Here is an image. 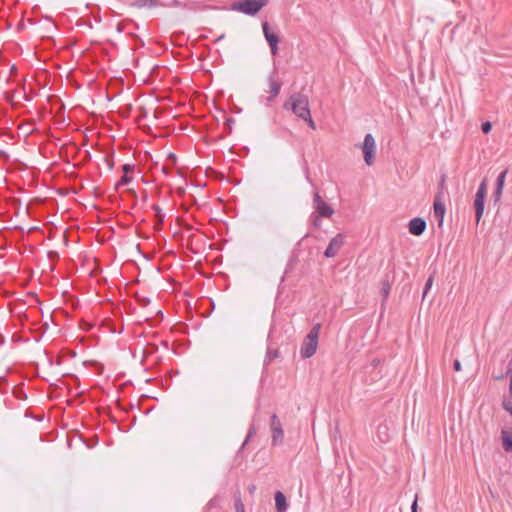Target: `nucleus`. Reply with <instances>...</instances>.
<instances>
[{
	"mask_svg": "<svg viewBox=\"0 0 512 512\" xmlns=\"http://www.w3.org/2000/svg\"><path fill=\"white\" fill-rule=\"evenodd\" d=\"M268 3L269 0H241L233 3L232 10L248 16H255Z\"/></svg>",
	"mask_w": 512,
	"mask_h": 512,
	"instance_id": "obj_3",
	"label": "nucleus"
},
{
	"mask_svg": "<svg viewBox=\"0 0 512 512\" xmlns=\"http://www.w3.org/2000/svg\"><path fill=\"white\" fill-rule=\"evenodd\" d=\"M508 373H509V391L512 396V359L508 363Z\"/></svg>",
	"mask_w": 512,
	"mask_h": 512,
	"instance_id": "obj_30",
	"label": "nucleus"
},
{
	"mask_svg": "<svg viewBox=\"0 0 512 512\" xmlns=\"http://www.w3.org/2000/svg\"><path fill=\"white\" fill-rule=\"evenodd\" d=\"M502 191L503 189L500 188V187H496L494 192H493V198H494V201L497 202L500 200L501 196H502Z\"/></svg>",
	"mask_w": 512,
	"mask_h": 512,
	"instance_id": "obj_31",
	"label": "nucleus"
},
{
	"mask_svg": "<svg viewBox=\"0 0 512 512\" xmlns=\"http://www.w3.org/2000/svg\"><path fill=\"white\" fill-rule=\"evenodd\" d=\"M508 173V170L505 169L503 170L497 177L496 179V187H500L503 189L504 187V183H505V178H506V175Z\"/></svg>",
	"mask_w": 512,
	"mask_h": 512,
	"instance_id": "obj_21",
	"label": "nucleus"
},
{
	"mask_svg": "<svg viewBox=\"0 0 512 512\" xmlns=\"http://www.w3.org/2000/svg\"><path fill=\"white\" fill-rule=\"evenodd\" d=\"M235 511L236 512H245L244 504L240 498V496L235 498Z\"/></svg>",
	"mask_w": 512,
	"mask_h": 512,
	"instance_id": "obj_25",
	"label": "nucleus"
},
{
	"mask_svg": "<svg viewBox=\"0 0 512 512\" xmlns=\"http://www.w3.org/2000/svg\"><path fill=\"white\" fill-rule=\"evenodd\" d=\"M262 30L266 41L271 49V54L276 55L278 52V43L280 41L279 36L272 32L267 21L262 23Z\"/></svg>",
	"mask_w": 512,
	"mask_h": 512,
	"instance_id": "obj_9",
	"label": "nucleus"
},
{
	"mask_svg": "<svg viewBox=\"0 0 512 512\" xmlns=\"http://www.w3.org/2000/svg\"><path fill=\"white\" fill-rule=\"evenodd\" d=\"M508 173V170L505 169L503 170L497 177L496 179V187H500L503 189L504 187V183H505V178H506V175Z\"/></svg>",
	"mask_w": 512,
	"mask_h": 512,
	"instance_id": "obj_22",
	"label": "nucleus"
},
{
	"mask_svg": "<svg viewBox=\"0 0 512 512\" xmlns=\"http://www.w3.org/2000/svg\"><path fill=\"white\" fill-rule=\"evenodd\" d=\"M134 5L138 8H144V7L153 8V7L158 6V1L157 0H136Z\"/></svg>",
	"mask_w": 512,
	"mask_h": 512,
	"instance_id": "obj_17",
	"label": "nucleus"
},
{
	"mask_svg": "<svg viewBox=\"0 0 512 512\" xmlns=\"http://www.w3.org/2000/svg\"><path fill=\"white\" fill-rule=\"evenodd\" d=\"M502 440L505 451L512 452V433L502 431Z\"/></svg>",
	"mask_w": 512,
	"mask_h": 512,
	"instance_id": "obj_16",
	"label": "nucleus"
},
{
	"mask_svg": "<svg viewBox=\"0 0 512 512\" xmlns=\"http://www.w3.org/2000/svg\"><path fill=\"white\" fill-rule=\"evenodd\" d=\"M426 226V221L423 218L415 217L410 220L408 228L412 235L420 236L424 233Z\"/></svg>",
	"mask_w": 512,
	"mask_h": 512,
	"instance_id": "obj_11",
	"label": "nucleus"
},
{
	"mask_svg": "<svg viewBox=\"0 0 512 512\" xmlns=\"http://www.w3.org/2000/svg\"><path fill=\"white\" fill-rule=\"evenodd\" d=\"M411 512H418L417 496L415 497L414 501L412 502Z\"/></svg>",
	"mask_w": 512,
	"mask_h": 512,
	"instance_id": "obj_39",
	"label": "nucleus"
},
{
	"mask_svg": "<svg viewBox=\"0 0 512 512\" xmlns=\"http://www.w3.org/2000/svg\"><path fill=\"white\" fill-rule=\"evenodd\" d=\"M363 151L364 161L367 165H372L375 158L376 143L372 134L368 133L364 137L363 144L361 146Z\"/></svg>",
	"mask_w": 512,
	"mask_h": 512,
	"instance_id": "obj_7",
	"label": "nucleus"
},
{
	"mask_svg": "<svg viewBox=\"0 0 512 512\" xmlns=\"http://www.w3.org/2000/svg\"><path fill=\"white\" fill-rule=\"evenodd\" d=\"M387 430H388L387 426H385V425H383V426H382V425H380V426L378 427V431H377V432H378L379 437L381 438V433H385V436H387Z\"/></svg>",
	"mask_w": 512,
	"mask_h": 512,
	"instance_id": "obj_36",
	"label": "nucleus"
},
{
	"mask_svg": "<svg viewBox=\"0 0 512 512\" xmlns=\"http://www.w3.org/2000/svg\"><path fill=\"white\" fill-rule=\"evenodd\" d=\"M492 129V124L489 121L482 123L481 130L484 134H488Z\"/></svg>",
	"mask_w": 512,
	"mask_h": 512,
	"instance_id": "obj_29",
	"label": "nucleus"
},
{
	"mask_svg": "<svg viewBox=\"0 0 512 512\" xmlns=\"http://www.w3.org/2000/svg\"><path fill=\"white\" fill-rule=\"evenodd\" d=\"M433 285V276L430 275L425 283L424 289H423V298L426 297L428 291L431 289Z\"/></svg>",
	"mask_w": 512,
	"mask_h": 512,
	"instance_id": "obj_24",
	"label": "nucleus"
},
{
	"mask_svg": "<svg viewBox=\"0 0 512 512\" xmlns=\"http://www.w3.org/2000/svg\"><path fill=\"white\" fill-rule=\"evenodd\" d=\"M234 123H235L234 118H232V117H227L226 118L225 129H226V133L227 134H230L232 132Z\"/></svg>",
	"mask_w": 512,
	"mask_h": 512,
	"instance_id": "obj_23",
	"label": "nucleus"
},
{
	"mask_svg": "<svg viewBox=\"0 0 512 512\" xmlns=\"http://www.w3.org/2000/svg\"><path fill=\"white\" fill-rule=\"evenodd\" d=\"M270 429H271V443L273 446H278L283 443L284 430L282 423L276 414H272L270 418Z\"/></svg>",
	"mask_w": 512,
	"mask_h": 512,
	"instance_id": "obj_6",
	"label": "nucleus"
},
{
	"mask_svg": "<svg viewBox=\"0 0 512 512\" xmlns=\"http://www.w3.org/2000/svg\"><path fill=\"white\" fill-rule=\"evenodd\" d=\"M283 108L292 111L300 119L308 117L310 112L308 97L302 93H293L284 102Z\"/></svg>",
	"mask_w": 512,
	"mask_h": 512,
	"instance_id": "obj_1",
	"label": "nucleus"
},
{
	"mask_svg": "<svg viewBox=\"0 0 512 512\" xmlns=\"http://www.w3.org/2000/svg\"><path fill=\"white\" fill-rule=\"evenodd\" d=\"M143 320H145V321L153 320V317L152 316H146Z\"/></svg>",
	"mask_w": 512,
	"mask_h": 512,
	"instance_id": "obj_42",
	"label": "nucleus"
},
{
	"mask_svg": "<svg viewBox=\"0 0 512 512\" xmlns=\"http://www.w3.org/2000/svg\"><path fill=\"white\" fill-rule=\"evenodd\" d=\"M275 505L277 512H286L288 509L286 497L281 491L275 493Z\"/></svg>",
	"mask_w": 512,
	"mask_h": 512,
	"instance_id": "obj_14",
	"label": "nucleus"
},
{
	"mask_svg": "<svg viewBox=\"0 0 512 512\" xmlns=\"http://www.w3.org/2000/svg\"><path fill=\"white\" fill-rule=\"evenodd\" d=\"M171 5L174 7H179V8H183V9H186V8L191 9V7H189L186 3L180 2L178 0H173Z\"/></svg>",
	"mask_w": 512,
	"mask_h": 512,
	"instance_id": "obj_32",
	"label": "nucleus"
},
{
	"mask_svg": "<svg viewBox=\"0 0 512 512\" xmlns=\"http://www.w3.org/2000/svg\"><path fill=\"white\" fill-rule=\"evenodd\" d=\"M345 243V235L342 233H338L335 237H333L327 248L324 251V256L326 258H333L335 257L339 250L343 247Z\"/></svg>",
	"mask_w": 512,
	"mask_h": 512,
	"instance_id": "obj_8",
	"label": "nucleus"
},
{
	"mask_svg": "<svg viewBox=\"0 0 512 512\" xmlns=\"http://www.w3.org/2000/svg\"><path fill=\"white\" fill-rule=\"evenodd\" d=\"M132 182V177L129 175L123 174V176L120 178V180L115 184V190H119L120 187L128 185Z\"/></svg>",
	"mask_w": 512,
	"mask_h": 512,
	"instance_id": "obj_20",
	"label": "nucleus"
},
{
	"mask_svg": "<svg viewBox=\"0 0 512 512\" xmlns=\"http://www.w3.org/2000/svg\"><path fill=\"white\" fill-rule=\"evenodd\" d=\"M100 327L105 329V331L118 334H121L125 330L123 322H120L118 327L115 325V322H100Z\"/></svg>",
	"mask_w": 512,
	"mask_h": 512,
	"instance_id": "obj_15",
	"label": "nucleus"
},
{
	"mask_svg": "<svg viewBox=\"0 0 512 512\" xmlns=\"http://www.w3.org/2000/svg\"><path fill=\"white\" fill-rule=\"evenodd\" d=\"M321 323L317 322L304 338L300 349V355L304 359L312 357L318 347V339L320 333Z\"/></svg>",
	"mask_w": 512,
	"mask_h": 512,
	"instance_id": "obj_2",
	"label": "nucleus"
},
{
	"mask_svg": "<svg viewBox=\"0 0 512 512\" xmlns=\"http://www.w3.org/2000/svg\"><path fill=\"white\" fill-rule=\"evenodd\" d=\"M223 38H224V34H222L221 36H219V37L217 38V40H216V41H220V40H222Z\"/></svg>",
	"mask_w": 512,
	"mask_h": 512,
	"instance_id": "obj_43",
	"label": "nucleus"
},
{
	"mask_svg": "<svg viewBox=\"0 0 512 512\" xmlns=\"http://www.w3.org/2000/svg\"><path fill=\"white\" fill-rule=\"evenodd\" d=\"M487 194V182L486 179H484L476 192L475 199H474V208H475V216H476V222L479 223L481 220L483 213H484V206H485V199Z\"/></svg>",
	"mask_w": 512,
	"mask_h": 512,
	"instance_id": "obj_4",
	"label": "nucleus"
},
{
	"mask_svg": "<svg viewBox=\"0 0 512 512\" xmlns=\"http://www.w3.org/2000/svg\"><path fill=\"white\" fill-rule=\"evenodd\" d=\"M255 433V428L254 426H251L250 429L248 430V433H247V436H246V439L245 441L243 442V445L242 447L249 441V439L252 437V435Z\"/></svg>",
	"mask_w": 512,
	"mask_h": 512,
	"instance_id": "obj_34",
	"label": "nucleus"
},
{
	"mask_svg": "<svg viewBox=\"0 0 512 512\" xmlns=\"http://www.w3.org/2000/svg\"><path fill=\"white\" fill-rule=\"evenodd\" d=\"M302 120L305 121L311 129L316 130V124L311 117V111L308 113V117L305 116Z\"/></svg>",
	"mask_w": 512,
	"mask_h": 512,
	"instance_id": "obj_26",
	"label": "nucleus"
},
{
	"mask_svg": "<svg viewBox=\"0 0 512 512\" xmlns=\"http://www.w3.org/2000/svg\"><path fill=\"white\" fill-rule=\"evenodd\" d=\"M137 301L140 304V306H142V307H146L151 303L150 298L145 297V296H139V295L137 296Z\"/></svg>",
	"mask_w": 512,
	"mask_h": 512,
	"instance_id": "obj_27",
	"label": "nucleus"
},
{
	"mask_svg": "<svg viewBox=\"0 0 512 512\" xmlns=\"http://www.w3.org/2000/svg\"><path fill=\"white\" fill-rule=\"evenodd\" d=\"M155 312H156V315H161V317H163V313L160 309H156Z\"/></svg>",
	"mask_w": 512,
	"mask_h": 512,
	"instance_id": "obj_41",
	"label": "nucleus"
},
{
	"mask_svg": "<svg viewBox=\"0 0 512 512\" xmlns=\"http://www.w3.org/2000/svg\"><path fill=\"white\" fill-rule=\"evenodd\" d=\"M277 356H278V351L277 350L268 349V351L266 353V358L269 361L272 360L273 358H276Z\"/></svg>",
	"mask_w": 512,
	"mask_h": 512,
	"instance_id": "obj_33",
	"label": "nucleus"
},
{
	"mask_svg": "<svg viewBox=\"0 0 512 512\" xmlns=\"http://www.w3.org/2000/svg\"><path fill=\"white\" fill-rule=\"evenodd\" d=\"M255 490H256L255 485L248 486V491H249L250 494H253L255 492Z\"/></svg>",
	"mask_w": 512,
	"mask_h": 512,
	"instance_id": "obj_40",
	"label": "nucleus"
},
{
	"mask_svg": "<svg viewBox=\"0 0 512 512\" xmlns=\"http://www.w3.org/2000/svg\"><path fill=\"white\" fill-rule=\"evenodd\" d=\"M433 209H434V212H433L434 218L436 219L438 226L442 227L443 222H444L446 208H445V204L443 202V195L441 192L438 193L434 198Z\"/></svg>",
	"mask_w": 512,
	"mask_h": 512,
	"instance_id": "obj_10",
	"label": "nucleus"
},
{
	"mask_svg": "<svg viewBox=\"0 0 512 512\" xmlns=\"http://www.w3.org/2000/svg\"><path fill=\"white\" fill-rule=\"evenodd\" d=\"M453 369L456 371V372H459L461 371V363L458 359L454 360V363H453Z\"/></svg>",
	"mask_w": 512,
	"mask_h": 512,
	"instance_id": "obj_38",
	"label": "nucleus"
},
{
	"mask_svg": "<svg viewBox=\"0 0 512 512\" xmlns=\"http://www.w3.org/2000/svg\"><path fill=\"white\" fill-rule=\"evenodd\" d=\"M503 407L506 411H508L510 413V415L512 416V401H508V402H504L503 403Z\"/></svg>",
	"mask_w": 512,
	"mask_h": 512,
	"instance_id": "obj_35",
	"label": "nucleus"
},
{
	"mask_svg": "<svg viewBox=\"0 0 512 512\" xmlns=\"http://www.w3.org/2000/svg\"><path fill=\"white\" fill-rule=\"evenodd\" d=\"M29 324V329L31 331L36 332L37 334L33 337L35 341H39L41 337L48 331L49 324L48 322H27Z\"/></svg>",
	"mask_w": 512,
	"mask_h": 512,
	"instance_id": "obj_13",
	"label": "nucleus"
},
{
	"mask_svg": "<svg viewBox=\"0 0 512 512\" xmlns=\"http://www.w3.org/2000/svg\"><path fill=\"white\" fill-rule=\"evenodd\" d=\"M267 81H268L269 93H270V96L267 97V101L270 102L279 95L280 90H281V83L278 81L276 73H272L268 77Z\"/></svg>",
	"mask_w": 512,
	"mask_h": 512,
	"instance_id": "obj_12",
	"label": "nucleus"
},
{
	"mask_svg": "<svg viewBox=\"0 0 512 512\" xmlns=\"http://www.w3.org/2000/svg\"><path fill=\"white\" fill-rule=\"evenodd\" d=\"M80 327L83 329V330H89L91 327H92V323L91 322H88V321H85V322H80Z\"/></svg>",
	"mask_w": 512,
	"mask_h": 512,
	"instance_id": "obj_37",
	"label": "nucleus"
},
{
	"mask_svg": "<svg viewBox=\"0 0 512 512\" xmlns=\"http://www.w3.org/2000/svg\"><path fill=\"white\" fill-rule=\"evenodd\" d=\"M312 206L314 209L312 213L324 218H330L334 214L333 207L322 199L318 191L313 194Z\"/></svg>",
	"mask_w": 512,
	"mask_h": 512,
	"instance_id": "obj_5",
	"label": "nucleus"
},
{
	"mask_svg": "<svg viewBox=\"0 0 512 512\" xmlns=\"http://www.w3.org/2000/svg\"><path fill=\"white\" fill-rule=\"evenodd\" d=\"M135 169V165L134 164H124L122 166V171H123V174L125 175H129L130 173H132Z\"/></svg>",
	"mask_w": 512,
	"mask_h": 512,
	"instance_id": "obj_28",
	"label": "nucleus"
},
{
	"mask_svg": "<svg viewBox=\"0 0 512 512\" xmlns=\"http://www.w3.org/2000/svg\"><path fill=\"white\" fill-rule=\"evenodd\" d=\"M321 218H323V217L319 216L317 214L311 213V215L309 217V221L311 222V225L315 229H320L321 228V226H322Z\"/></svg>",
	"mask_w": 512,
	"mask_h": 512,
	"instance_id": "obj_19",
	"label": "nucleus"
},
{
	"mask_svg": "<svg viewBox=\"0 0 512 512\" xmlns=\"http://www.w3.org/2000/svg\"><path fill=\"white\" fill-rule=\"evenodd\" d=\"M152 208L156 212V214H155L156 225L158 227H160L164 221V215L162 214L161 208L158 205L155 204L152 206Z\"/></svg>",
	"mask_w": 512,
	"mask_h": 512,
	"instance_id": "obj_18",
	"label": "nucleus"
}]
</instances>
